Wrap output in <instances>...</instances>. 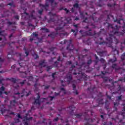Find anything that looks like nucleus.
I'll return each instance as SVG.
<instances>
[{
    "label": "nucleus",
    "mask_w": 125,
    "mask_h": 125,
    "mask_svg": "<svg viewBox=\"0 0 125 125\" xmlns=\"http://www.w3.org/2000/svg\"><path fill=\"white\" fill-rule=\"evenodd\" d=\"M95 88V86H94L92 88L88 87L87 93L88 96L86 97V98H94V99H95L96 96H98L99 97H102L103 96L101 92H99V94L97 95L98 92L97 91L94 92Z\"/></svg>",
    "instance_id": "1"
},
{
    "label": "nucleus",
    "mask_w": 125,
    "mask_h": 125,
    "mask_svg": "<svg viewBox=\"0 0 125 125\" xmlns=\"http://www.w3.org/2000/svg\"><path fill=\"white\" fill-rule=\"evenodd\" d=\"M68 42V45L66 47L67 50H69V51H72V50H74L75 49V46H74V44H73V40L72 39H70L68 42L66 40H64V42L63 43V42H60L61 44H65Z\"/></svg>",
    "instance_id": "2"
},
{
    "label": "nucleus",
    "mask_w": 125,
    "mask_h": 125,
    "mask_svg": "<svg viewBox=\"0 0 125 125\" xmlns=\"http://www.w3.org/2000/svg\"><path fill=\"white\" fill-rule=\"evenodd\" d=\"M69 110H71L70 114L72 115V116H75L76 118L78 119H81L82 117H83V113H80L79 114H75L74 113V111H75V109H76V107L74 105H71L69 107Z\"/></svg>",
    "instance_id": "3"
},
{
    "label": "nucleus",
    "mask_w": 125,
    "mask_h": 125,
    "mask_svg": "<svg viewBox=\"0 0 125 125\" xmlns=\"http://www.w3.org/2000/svg\"><path fill=\"white\" fill-rule=\"evenodd\" d=\"M50 2L51 6H53V7H55L56 5H57V2H54V0H45V4L43 5L42 4H40V6H47V7H49V4L48 3Z\"/></svg>",
    "instance_id": "4"
},
{
    "label": "nucleus",
    "mask_w": 125,
    "mask_h": 125,
    "mask_svg": "<svg viewBox=\"0 0 125 125\" xmlns=\"http://www.w3.org/2000/svg\"><path fill=\"white\" fill-rule=\"evenodd\" d=\"M77 74H78V78L77 79L78 81H83V80H86L87 77L86 76V74H85V73H82L81 72L77 73L76 71L73 73V75H76Z\"/></svg>",
    "instance_id": "5"
},
{
    "label": "nucleus",
    "mask_w": 125,
    "mask_h": 125,
    "mask_svg": "<svg viewBox=\"0 0 125 125\" xmlns=\"http://www.w3.org/2000/svg\"><path fill=\"white\" fill-rule=\"evenodd\" d=\"M63 30V26L62 27H57L55 29V31H56V32H53L51 34H49L48 36V37H50L52 39H54L55 37L57 36V35H59V31H62Z\"/></svg>",
    "instance_id": "6"
},
{
    "label": "nucleus",
    "mask_w": 125,
    "mask_h": 125,
    "mask_svg": "<svg viewBox=\"0 0 125 125\" xmlns=\"http://www.w3.org/2000/svg\"><path fill=\"white\" fill-rule=\"evenodd\" d=\"M124 106L123 109L122 111L119 113V115H121L123 116V119H121L120 120L119 123L122 124L123 125L125 124V121L124 120L125 119V104H122Z\"/></svg>",
    "instance_id": "7"
},
{
    "label": "nucleus",
    "mask_w": 125,
    "mask_h": 125,
    "mask_svg": "<svg viewBox=\"0 0 125 125\" xmlns=\"http://www.w3.org/2000/svg\"><path fill=\"white\" fill-rule=\"evenodd\" d=\"M92 63V60L91 59H90L89 60L87 61L86 63L85 62H83L81 64V67H84V68H87L88 69L89 68V66H90V64Z\"/></svg>",
    "instance_id": "8"
},
{
    "label": "nucleus",
    "mask_w": 125,
    "mask_h": 125,
    "mask_svg": "<svg viewBox=\"0 0 125 125\" xmlns=\"http://www.w3.org/2000/svg\"><path fill=\"white\" fill-rule=\"evenodd\" d=\"M23 50L25 51V54H26V56H21L20 58V59L21 61H26V60H25V58H27V56H29V51H27V49H26V47L24 46L23 47Z\"/></svg>",
    "instance_id": "9"
},
{
    "label": "nucleus",
    "mask_w": 125,
    "mask_h": 125,
    "mask_svg": "<svg viewBox=\"0 0 125 125\" xmlns=\"http://www.w3.org/2000/svg\"><path fill=\"white\" fill-rule=\"evenodd\" d=\"M36 94L37 95V99L35 100L33 104H36V105H41V96L39 93H37Z\"/></svg>",
    "instance_id": "10"
},
{
    "label": "nucleus",
    "mask_w": 125,
    "mask_h": 125,
    "mask_svg": "<svg viewBox=\"0 0 125 125\" xmlns=\"http://www.w3.org/2000/svg\"><path fill=\"white\" fill-rule=\"evenodd\" d=\"M96 102L97 103H98V105H93V108H95L96 107H98L99 105H103V104H104V102H103V99L102 98H98L96 100Z\"/></svg>",
    "instance_id": "11"
},
{
    "label": "nucleus",
    "mask_w": 125,
    "mask_h": 125,
    "mask_svg": "<svg viewBox=\"0 0 125 125\" xmlns=\"http://www.w3.org/2000/svg\"><path fill=\"white\" fill-rule=\"evenodd\" d=\"M5 89V88L3 86H2L0 88V97H1L2 98H3V96H2V93H4V94H5L6 95H8V93L6 91L2 93L3 91H4Z\"/></svg>",
    "instance_id": "12"
},
{
    "label": "nucleus",
    "mask_w": 125,
    "mask_h": 125,
    "mask_svg": "<svg viewBox=\"0 0 125 125\" xmlns=\"http://www.w3.org/2000/svg\"><path fill=\"white\" fill-rule=\"evenodd\" d=\"M25 83H26V80L22 81V79H17L16 83H18V84H21V86H23V85L25 84Z\"/></svg>",
    "instance_id": "13"
},
{
    "label": "nucleus",
    "mask_w": 125,
    "mask_h": 125,
    "mask_svg": "<svg viewBox=\"0 0 125 125\" xmlns=\"http://www.w3.org/2000/svg\"><path fill=\"white\" fill-rule=\"evenodd\" d=\"M26 93L27 94H26ZM31 93H32V91H29V92H28V91L26 89H23L21 92V94H24V95H25L26 97H28V96H30V94H31Z\"/></svg>",
    "instance_id": "14"
},
{
    "label": "nucleus",
    "mask_w": 125,
    "mask_h": 125,
    "mask_svg": "<svg viewBox=\"0 0 125 125\" xmlns=\"http://www.w3.org/2000/svg\"><path fill=\"white\" fill-rule=\"evenodd\" d=\"M111 68L115 70V72H118L119 70H121V67L118 66L117 63L113 64L111 66Z\"/></svg>",
    "instance_id": "15"
},
{
    "label": "nucleus",
    "mask_w": 125,
    "mask_h": 125,
    "mask_svg": "<svg viewBox=\"0 0 125 125\" xmlns=\"http://www.w3.org/2000/svg\"><path fill=\"white\" fill-rule=\"evenodd\" d=\"M12 53H13V52L12 53H8L7 55V60L9 62H11V61H12V60H14Z\"/></svg>",
    "instance_id": "16"
},
{
    "label": "nucleus",
    "mask_w": 125,
    "mask_h": 125,
    "mask_svg": "<svg viewBox=\"0 0 125 125\" xmlns=\"http://www.w3.org/2000/svg\"><path fill=\"white\" fill-rule=\"evenodd\" d=\"M75 8H80V5H79V3H75L73 5V7H72L71 10L72 13H74V12H75Z\"/></svg>",
    "instance_id": "17"
},
{
    "label": "nucleus",
    "mask_w": 125,
    "mask_h": 125,
    "mask_svg": "<svg viewBox=\"0 0 125 125\" xmlns=\"http://www.w3.org/2000/svg\"><path fill=\"white\" fill-rule=\"evenodd\" d=\"M91 29H89L88 31H87V36L93 37V36H95V35H96V32L94 31L93 33H92V32H91Z\"/></svg>",
    "instance_id": "18"
},
{
    "label": "nucleus",
    "mask_w": 125,
    "mask_h": 125,
    "mask_svg": "<svg viewBox=\"0 0 125 125\" xmlns=\"http://www.w3.org/2000/svg\"><path fill=\"white\" fill-rule=\"evenodd\" d=\"M66 77L67 79V82L70 83L73 80V76H72V74H70V73H69L68 74H67Z\"/></svg>",
    "instance_id": "19"
},
{
    "label": "nucleus",
    "mask_w": 125,
    "mask_h": 125,
    "mask_svg": "<svg viewBox=\"0 0 125 125\" xmlns=\"http://www.w3.org/2000/svg\"><path fill=\"white\" fill-rule=\"evenodd\" d=\"M28 116H29V113H26L25 114V116L23 117V122L25 121H31V120H33V117H31L29 118H28Z\"/></svg>",
    "instance_id": "20"
},
{
    "label": "nucleus",
    "mask_w": 125,
    "mask_h": 125,
    "mask_svg": "<svg viewBox=\"0 0 125 125\" xmlns=\"http://www.w3.org/2000/svg\"><path fill=\"white\" fill-rule=\"evenodd\" d=\"M96 4L97 6H99L100 7H101V6H103V5H104L103 0H98Z\"/></svg>",
    "instance_id": "21"
},
{
    "label": "nucleus",
    "mask_w": 125,
    "mask_h": 125,
    "mask_svg": "<svg viewBox=\"0 0 125 125\" xmlns=\"http://www.w3.org/2000/svg\"><path fill=\"white\" fill-rule=\"evenodd\" d=\"M117 90H118V91H121V92L125 91V87L121 85H118V87L117 88Z\"/></svg>",
    "instance_id": "22"
},
{
    "label": "nucleus",
    "mask_w": 125,
    "mask_h": 125,
    "mask_svg": "<svg viewBox=\"0 0 125 125\" xmlns=\"http://www.w3.org/2000/svg\"><path fill=\"white\" fill-rule=\"evenodd\" d=\"M39 65L40 66H41V67H45V60H42L40 61L39 62Z\"/></svg>",
    "instance_id": "23"
},
{
    "label": "nucleus",
    "mask_w": 125,
    "mask_h": 125,
    "mask_svg": "<svg viewBox=\"0 0 125 125\" xmlns=\"http://www.w3.org/2000/svg\"><path fill=\"white\" fill-rule=\"evenodd\" d=\"M17 79L14 78H6L7 81H10V82H11L12 83H16V81Z\"/></svg>",
    "instance_id": "24"
},
{
    "label": "nucleus",
    "mask_w": 125,
    "mask_h": 125,
    "mask_svg": "<svg viewBox=\"0 0 125 125\" xmlns=\"http://www.w3.org/2000/svg\"><path fill=\"white\" fill-rule=\"evenodd\" d=\"M6 21H7L6 23L8 25V26H11V25H15L16 24V22L15 21H13V22H11L9 21V20H6Z\"/></svg>",
    "instance_id": "25"
},
{
    "label": "nucleus",
    "mask_w": 125,
    "mask_h": 125,
    "mask_svg": "<svg viewBox=\"0 0 125 125\" xmlns=\"http://www.w3.org/2000/svg\"><path fill=\"white\" fill-rule=\"evenodd\" d=\"M17 102L15 100L10 101V106H12V107H15V104H16Z\"/></svg>",
    "instance_id": "26"
},
{
    "label": "nucleus",
    "mask_w": 125,
    "mask_h": 125,
    "mask_svg": "<svg viewBox=\"0 0 125 125\" xmlns=\"http://www.w3.org/2000/svg\"><path fill=\"white\" fill-rule=\"evenodd\" d=\"M105 104V108L106 109V110H109V101L108 100H106L104 102Z\"/></svg>",
    "instance_id": "27"
},
{
    "label": "nucleus",
    "mask_w": 125,
    "mask_h": 125,
    "mask_svg": "<svg viewBox=\"0 0 125 125\" xmlns=\"http://www.w3.org/2000/svg\"><path fill=\"white\" fill-rule=\"evenodd\" d=\"M26 79L28 82H34V77L32 76H28L26 77Z\"/></svg>",
    "instance_id": "28"
},
{
    "label": "nucleus",
    "mask_w": 125,
    "mask_h": 125,
    "mask_svg": "<svg viewBox=\"0 0 125 125\" xmlns=\"http://www.w3.org/2000/svg\"><path fill=\"white\" fill-rule=\"evenodd\" d=\"M38 40H39V37L32 36V38L30 39V42H32L33 41H38Z\"/></svg>",
    "instance_id": "29"
},
{
    "label": "nucleus",
    "mask_w": 125,
    "mask_h": 125,
    "mask_svg": "<svg viewBox=\"0 0 125 125\" xmlns=\"http://www.w3.org/2000/svg\"><path fill=\"white\" fill-rule=\"evenodd\" d=\"M42 31H43L44 33H49V29L45 27H42L41 29Z\"/></svg>",
    "instance_id": "30"
},
{
    "label": "nucleus",
    "mask_w": 125,
    "mask_h": 125,
    "mask_svg": "<svg viewBox=\"0 0 125 125\" xmlns=\"http://www.w3.org/2000/svg\"><path fill=\"white\" fill-rule=\"evenodd\" d=\"M8 5H10V6H11V7H15V4H14L13 1H12L11 2L8 3L6 4L7 6H8Z\"/></svg>",
    "instance_id": "31"
},
{
    "label": "nucleus",
    "mask_w": 125,
    "mask_h": 125,
    "mask_svg": "<svg viewBox=\"0 0 125 125\" xmlns=\"http://www.w3.org/2000/svg\"><path fill=\"white\" fill-rule=\"evenodd\" d=\"M67 35V33H60V37L62 38V39H64V37Z\"/></svg>",
    "instance_id": "32"
},
{
    "label": "nucleus",
    "mask_w": 125,
    "mask_h": 125,
    "mask_svg": "<svg viewBox=\"0 0 125 125\" xmlns=\"http://www.w3.org/2000/svg\"><path fill=\"white\" fill-rule=\"evenodd\" d=\"M32 56L34 58V59H38V58H40V56H39V55L35 53L32 54Z\"/></svg>",
    "instance_id": "33"
},
{
    "label": "nucleus",
    "mask_w": 125,
    "mask_h": 125,
    "mask_svg": "<svg viewBox=\"0 0 125 125\" xmlns=\"http://www.w3.org/2000/svg\"><path fill=\"white\" fill-rule=\"evenodd\" d=\"M29 18H31V19H33L34 20L37 19L36 16L34 15V14H30V15L29 16Z\"/></svg>",
    "instance_id": "34"
},
{
    "label": "nucleus",
    "mask_w": 125,
    "mask_h": 125,
    "mask_svg": "<svg viewBox=\"0 0 125 125\" xmlns=\"http://www.w3.org/2000/svg\"><path fill=\"white\" fill-rule=\"evenodd\" d=\"M71 32H72V33H74V36L75 37H77V34H78V28L76 29V30L72 29H71Z\"/></svg>",
    "instance_id": "35"
},
{
    "label": "nucleus",
    "mask_w": 125,
    "mask_h": 125,
    "mask_svg": "<svg viewBox=\"0 0 125 125\" xmlns=\"http://www.w3.org/2000/svg\"><path fill=\"white\" fill-rule=\"evenodd\" d=\"M117 61V58L114 57V59H111L109 60V62H111V63H115V62H116Z\"/></svg>",
    "instance_id": "36"
},
{
    "label": "nucleus",
    "mask_w": 125,
    "mask_h": 125,
    "mask_svg": "<svg viewBox=\"0 0 125 125\" xmlns=\"http://www.w3.org/2000/svg\"><path fill=\"white\" fill-rule=\"evenodd\" d=\"M104 52H105L104 51H100V52H98V55H100V56L102 57V56H103V55L104 54Z\"/></svg>",
    "instance_id": "37"
},
{
    "label": "nucleus",
    "mask_w": 125,
    "mask_h": 125,
    "mask_svg": "<svg viewBox=\"0 0 125 125\" xmlns=\"http://www.w3.org/2000/svg\"><path fill=\"white\" fill-rule=\"evenodd\" d=\"M119 105H120V103H114V108H115V111H117V110H118V108H117V106H119Z\"/></svg>",
    "instance_id": "38"
},
{
    "label": "nucleus",
    "mask_w": 125,
    "mask_h": 125,
    "mask_svg": "<svg viewBox=\"0 0 125 125\" xmlns=\"http://www.w3.org/2000/svg\"><path fill=\"white\" fill-rule=\"evenodd\" d=\"M119 82H123L124 83H125V77L124 78L121 77L118 79Z\"/></svg>",
    "instance_id": "39"
},
{
    "label": "nucleus",
    "mask_w": 125,
    "mask_h": 125,
    "mask_svg": "<svg viewBox=\"0 0 125 125\" xmlns=\"http://www.w3.org/2000/svg\"><path fill=\"white\" fill-rule=\"evenodd\" d=\"M102 79H103L104 83H106V82H108V80H109V78H108V77H104L103 76H102Z\"/></svg>",
    "instance_id": "40"
},
{
    "label": "nucleus",
    "mask_w": 125,
    "mask_h": 125,
    "mask_svg": "<svg viewBox=\"0 0 125 125\" xmlns=\"http://www.w3.org/2000/svg\"><path fill=\"white\" fill-rule=\"evenodd\" d=\"M115 5H116V3H114V4H111V3L107 4V6L108 7H113V6H115Z\"/></svg>",
    "instance_id": "41"
},
{
    "label": "nucleus",
    "mask_w": 125,
    "mask_h": 125,
    "mask_svg": "<svg viewBox=\"0 0 125 125\" xmlns=\"http://www.w3.org/2000/svg\"><path fill=\"white\" fill-rule=\"evenodd\" d=\"M60 90H61V91H63V93L64 94H67V91H66V90H65V88L62 87L60 88Z\"/></svg>",
    "instance_id": "42"
},
{
    "label": "nucleus",
    "mask_w": 125,
    "mask_h": 125,
    "mask_svg": "<svg viewBox=\"0 0 125 125\" xmlns=\"http://www.w3.org/2000/svg\"><path fill=\"white\" fill-rule=\"evenodd\" d=\"M61 93V91H59L58 93H57V92H55V93H54V96H60V94Z\"/></svg>",
    "instance_id": "43"
},
{
    "label": "nucleus",
    "mask_w": 125,
    "mask_h": 125,
    "mask_svg": "<svg viewBox=\"0 0 125 125\" xmlns=\"http://www.w3.org/2000/svg\"><path fill=\"white\" fill-rule=\"evenodd\" d=\"M121 59L122 60V61H124V60H125V53H123L121 57Z\"/></svg>",
    "instance_id": "44"
},
{
    "label": "nucleus",
    "mask_w": 125,
    "mask_h": 125,
    "mask_svg": "<svg viewBox=\"0 0 125 125\" xmlns=\"http://www.w3.org/2000/svg\"><path fill=\"white\" fill-rule=\"evenodd\" d=\"M87 35V31H84L82 33V37H86Z\"/></svg>",
    "instance_id": "45"
},
{
    "label": "nucleus",
    "mask_w": 125,
    "mask_h": 125,
    "mask_svg": "<svg viewBox=\"0 0 125 125\" xmlns=\"http://www.w3.org/2000/svg\"><path fill=\"white\" fill-rule=\"evenodd\" d=\"M122 20H121V19H116L115 20H114V22H117V23H118V24H121V21Z\"/></svg>",
    "instance_id": "46"
},
{
    "label": "nucleus",
    "mask_w": 125,
    "mask_h": 125,
    "mask_svg": "<svg viewBox=\"0 0 125 125\" xmlns=\"http://www.w3.org/2000/svg\"><path fill=\"white\" fill-rule=\"evenodd\" d=\"M32 35H33L32 37H35L36 38H38V37H39V35L38 34H37V33H36V32H33L32 33Z\"/></svg>",
    "instance_id": "47"
},
{
    "label": "nucleus",
    "mask_w": 125,
    "mask_h": 125,
    "mask_svg": "<svg viewBox=\"0 0 125 125\" xmlns=\"http://www.w3.org/2000/svg\"><path fill=\"white\" fill-rule=\"evenodd\" d=\"M48 14L50 16H51H51H56V14L55 13L53 14L51 12H49Z\"/></svg>",
    "instance_id": "48"
},
{
    "label": "nucleus",
    "mask_w": 125,
    "mask_h": 125,
    "mask_svg": "<svg viewBox=\"0 0 125 125\" xmlns=\"http://www.w3.org/2000/svg\"><path fill=\"white\" fill-rule=\"evenodd\" d=\"M46 69L47 72H48L49 70H51V69H52V67L51 66H47Z\"/></svg>",
    "instance_id": "49"
},
{
    "label": "nucleus",
    "mask_w": 125,
    "mask_h": 125,
    "mask_svg": "<svg viewBox=\"0 0 125 125\" xmlns=\"http://www.w3.org/2000/svg\"><path fill=\"white\" fill-rule=\"evenodd\" d=\"M3 81H4V79L2 77L0 76V83H2V82H3Z\"/></svg>",
    "instance_id": "50"
},
{
    "label": "nucleus",
    "mask_w": 125,
    "mask_h": 125,
    "mask_svg": "<svg viewBox=\"0 0 125 125\" xmlns=\"http://www.w3.org/2000/svg\"><path fill=\"white\" fill-rule=\"evenodd\" d=\"M92 20L94 22H98V18H97L92 17Z\"/></svg>",
    "instance_id": "51"
},
{
    "label": "nucleus",
    "mask_w": 125,
    "mask_h": 125,
    "mask_svg": "<svg viewBox=\"0 0 125 125\" xmlns=\"http://www.w3.org/2000/svg\"><path fill=\"white\" fill-rule=\"evenodd\" d=\"M17 117L18 118V119H21V120H23V117H22V116H21V115L20 114H17Z\"/></svg>",
    "instance_id": "52"
},
{
    "label": "nucleus",
    "mask_w": 125,
    "mask_h": 125,
    "mask_svg": "<svg viewBox=\"0 0 125 125\" xmlns=\"http://www.w3.org/2000/svg\"><path fill=\"white\" fill-rule=\"evenodd\" d=\"M51 22H54V19H51V18H50V19L48 21V23H51Z\"/></svg>",
    "instance_id": "53"
},
{
    "label": "nucleus",
    "mask_w": 125,
    "mask_h": 125,
    "mask_svg": "<svg viewBox=\"0 0 125 125\" xmlns=\"http://www.w3.org/2000/svg\"><path fill=\"white\" fill-rule=\"evenodd\" d=\"M15 122L16 123H20V120L19 119V118H16L15 119Z\"/></svg>",
    "instance_id": "54"
},
{
    "label": "nucleus",
    "mask_w": 125,
    "mask_h": 125,
    "mask_svg": "<svg viewBox=\"0 0 125 125\" xmlns=\"http://www.w3.org/2000/svg\"><path fill=\"white\" fill-rule=\"evenodd\" d=\"M43 12V10L42 9V10H39L38 11V13L40 15H42V12Z\"/></svg>",
    "instance_id": "55"
},
{
    "label": "nucleus",
    "mask_w": 125,
    "mask_h": 125,
    "mask_svg": "<svg viewBox=\"0 0 125 125\" xmlns=\"http://www.w3.org/2000/svg\"><path fill=\"white\" fill-rule=\"evenodd\" d=\"M28 26L29 27H33V29H36V26H34L32 23H28Z\"/></svg>",
    "instance_id": "56"
},
{
    "label": "nucleus",
    "mask_w": 125,
    "mask_h": 125,
    "mask_svg": "<svg viewBox=\"0 0 125 125\" xmlns=\"http://www.w3.org/2000/svg\"><path fill=\"white\" fill-rule=\"evenodd\" d=\"M100 61H101V63H104L105 62V60L103 58H101Z\"/></svg>",
    "instance_id": "57"
},
{
    "label": "nucleus",
    "mask_w": 125,
    "mask_h": 125,
    "mask_svg": "<svg viewBox=\"0 0 125 125\" xmlns=\"http://www.w3.org/2000/svg\"><path fill=\"white\" fill-rule=\"evenodd\" d=\"M62 54L63 57H67V54L66 53V52H63L62 53Z\"/></svg>",
    "instance_id": "58"
},
{
    "label": "nucleus",
    "mask_w": 125,
    "mask_h": 125,
    "mask_svg": "<svg viewBox=\"0 0 125 125\" xmlns=\"http://www.w3.org/2000/svg\"><path fill=\"white\" fill-rule=\"evenodd\" d=\"M43 86H44V89H48V88L50 87V85H47V86L43 85Z\"/></svg>",
    "instance_id": "59"
},
{
    "label": "nucleus",
    "mask_w": 125,
    "mask_h": 125,
    "mask_svg": "<svg viewBox=\"0 0 125 125\" xmlns=\"http://www.w3.org/2000/svg\"><path fill=\"white\" fill-rule=\"evenodd\" d=\"M55 75H56V72H54L52 74V77L53 78V79L54 80V79H55Z\"/></svg>",
    "instance_id": "60"
},
{
    "label": "nucleus",
    "mask_w": 125,
    "mask_h": 125,
    "mask_svg": "<svg viewBox=\"0 0 125 125\" xmlns=\"http://www.w3.org/2000/svg\"><path fill=\"white\" fill-rule=\"evenodd\" d=\"M66 65H71L72 64V61H67L66 63Z\"/></svg>",
    "instance_id": "61"
},
{
    "label": "nucleus",
    "mask_w": 125,
    "mask_h": 125,
    "mask_svg": "<svg viewBox=\"0 0 125 125\" xmlns=\"http://www.w3.org/2000/svg\"><path fill=\"white\" fill-rule=\"evenodd\" d=\"M6 44V42H4V41H3L2 44L0 45V46H4Z\"/></svg>",
    "instance_id": "62"
},
{
    "label": "nucleus",
    "mask_w": 125,
    "mask_h": 125,
    "mask_svg": "<svg viewBox=\"0 0 125 125\" xmlns=\"http://www.w3.org/2000/svg\"><path fill=\"white\" fill-rule=\"evenodd\" d=\"M76 68V66H75V65H71V67L70 70L71 71H73V69H74V68Z\"/></svg>",
    "instance_id": "63"
},
{
    "label": "nucleus",
    "mask_w": 125,
    "mask_h": 125,
    "mask_svg": "<svg viewBox=\"0 0 125 125\" xmlns=\"http://www.w3.org/2000/svg\"><path fill=\"white\" fill-rule=\"evenodd\" d=\"M15 19H17V20H19V16L16 15L14 16Z\"/></svg>",
    "instance_id": "64"
}]
</instances>
